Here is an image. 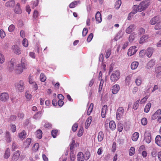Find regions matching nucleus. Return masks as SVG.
<instances>
[{"label":"nucleus","instance_id":"obj_1","mask_svg":"<svg viewBox=\"0 0 161 161\" xmlns=\"http://www.w3.org/2000/svg\"><path fill=\"white\" fill-rule=\"evenodd\" d=\"M27 68V64L25 62V59L24 58H22L21 59V64H18V65L14 68V70L16 73L20 74L23 72V70Z\"/></svg>","mask_w":161,"mask_h":161},{"label":"nucleus","instance_id":"obj_2","mask_svg":"<svg viewBox=\"0 0 161 161\" xmlns=\"http://www.w3.org/2000/svg\"><path fill=\"white\" fill-rule=\"evenodd\" d=\"M120 73L119 70L113 71L110 76L111 81L112 82L117 81L120 78Z\"/></svg>","mask_w":161,"mask_h":161},{"label":"nucleus","instance_id":"obj_3","mask_svg":"<svg viewBox=\"0 0 161 161\" xmlns=\"http://www.w3.org/2000/svg\"><path fill=\"white\" fill-rule=\"evenodd\" d=\"M14 86L16 91L22 92L24 90V82L23 80H20L18 82L15 83Z\"/></svg>","mask_w":161,"mask_h":161},{"label":"nucleus","instance_id":"obj_4","mask_svg":"<svg viewBox=\"0 0 161 161\" xmlns=\"http://www.w3.org/2000/svg\"><path fill=\"white\" fill-rule=\"evenodd\" d=\"M150 4V2L149 0L143 1L141 2L138 5L140 12L145 10Z\"/></svg>","mask_w":161,"mask_h":161},{"label":"nucleus","instance_id":"obj_5","mask_svg":"<svg viewBox=\"0 0 161 161\" xmlns=\"http://www.w3.org/2000/svg\"><path fill=\"white\" fill-rule=\"evenodd\" d=\"M152 140L151 132L149 131H146L144 137V141L147 143H149Z\"/></svg>","mask_w":161,"mask_h":161},{"label":"nucleus","instance_id":"obj_6","mask_svg":"<svg viewBox=\"0 0 161 161\" xmlns=\"http://www.w3.org/2000/svg\"><path fill=\"white\" fill-rule=\"evenodd\" d=\"M16 61L15 59H12L10 62L8 66V69L10 72H12L14 70V66L16 64Z\"/></svg>","mask_w":161,"mask_h":161},{"label":"nucleus","instance_id":"obj_7","mask_svg":"<svg viewBox=\"0 0 161 161\" xmlns=\"http://www.w3.org/2000/svg\"><path fill=\"white\" fill-rule=\"evenodd\" d=\"M124 112V109L122 107H120L117 110L116 115V118L118 120H119L120 119Z\"/></svg>","mask_w":161,"mask_h":161},{"label":"nucleus","instance_id":"obj_8","mask_svg":"<svg viewBox=\"0 0 161 161\" xmlns=\"http://www.w3.org/2000/svg\"><path fill=\"white\" fill-rule=\"evenodd\" d=\"M137 50V47L136 46H132L129 49L127 54L128 56H131L135 54Z\"/></svg>","mask_w":161,"mask_h":161},{"label":"nucleus","instance_id":"obj_9","mask_svg":"<svg viewBox=\"0 0 161 161\" xmlns=\"http://www.w3.org/2000/svg\"><path fill=\"white\" fill-rule=\"evenodd\" d=\"M9 99L8 95L7 93L3 92L0 94V100L4 102H6Z\"/></svg>","mask_w":161,"mask_h":161},{"label":"nucleus","instance_id":"obj_10","mask_svg":"<svg viewBox=\"0 0 161 161\" xmlns=\"http://www.w3.org/2000/svg\"><path fill=\"white\" fill-rule=\"evenodd\" d=\"M20 152L19 151H17L15 152L13 154L12 158V161H17L19 158Z\"/></svg>","mask_w":161,"mask_h":161},{"label":"nucleus","instance_id":"obj_11","mask_svg":"<svg viewBox=\"0 0 161 161\" xmlns=\"http://www.w3.org/2000/svg\"><path fill=\"white\" fill-rule=\"evenodd\" d=\"M5 140L8 143H9L12 141V137L10 133L8 131H6L5 133Z\"/></svg>","mask_w":161,"mask_h":161},{"label":"nucleus","instance_id":"obj_12","mask_svg":"<svg viewBox=\"0 0 161 161\" xmlns=\"http://www.w3.org/2000/svg\"><path fill=\"white\" fill-rule=\"evenodd\" d=\"M120 89V87L119 85L115 84L112 87V92L114 94H116Z\"/></svg>","mask_w":161,"mask_h":161},{"label":"nucleus","instance_id":"obj_13","mask_svg":"<svg viewBox=\"0 0 161 161\" xmlns=\"http://www.w3.org/2000/svg\"><path fill=\"white\" fill-rule=\"evenodd\" d=\"M155 64V60L152 59L146 64V67L147 69H149L153 67Z\"/></svg>","mask_w":161,"mask_h":161},{"label":"nucleus","instance_id":"obj_14","mask_svg":"<svg viewBox=\"0 0 161 161\" xmlns=\"http://www.w3.org/2000/svg\"><path fill=\"white\" fill-rule=\"evenodd\" d=\"M154 52V49L152 47H149L146 50L145 54L148 58H150Z\"/></svg>","mask_w":161,"mask_h":161},{"label":"nucleus","instance_id":"obj_15","mask_svg":"<svg viewBox=\"0 0 161 161\" xmlns=\"http://www.w3.org/2000/svg\"><path fill=\"white\" fill-rule=\"evenodd\" d=\"M77 158L78 161H84V160H85V156L81 152H79L78 153Z\"/></svg>","mask_w":161,"mask_h":161},{"label":"nucleus","instance_id":"obj_16","mask_svg":"<svg viewBox=\"0 0 161 161\" xmlns=\"http://www.w3.org/2000/svg\"><path fill=\"white\" fill-rule=\"evenodd\" d=\"M159 20V16H156L152 18L150 21V23L151 25H154Z\"/></svg>","mask_w":161,"mask_h":161},{"label":"nucleus","instance_id":"obj_17","mask_svg":"<svg viewBox=\"0 0 161 161\" xmlns=\"http://www.w3.org/2000/svg\"><path fill=\"white\" fill-rule=\"evenodd\" d=\"M95 19L96 21L99 23H100L102 21V18L101 16V14L98 11L97 12L95 15Z\"/></svg>","mask_w":161,"mask_h":161},{"label":"nucleus","instance_id":"obj_18","mask_svg":"<svg viewBox=\"0 0 161 161\" xmlns=\"http://www.w3.org/2000/svg\"><path fill=\"white\" fill-rule=\"evenodd\" d=\"M135 28V25H131L127 28L125 30V32L127 34H130Z\"/></svg>","mask_w":161,"mask_h":161},{"label":"nucleus","instance_id":"obj_19","mask_svg":"<svg viewBox=\"0 0 161 161\" xmlns=\"http://www.w3.org/2000/svg\"><path fill=\"white\" fill-rule=\"evenodd\" d=\"M31 139L30 138H27L24 142L23 146L25 148L29 147L31 142Z\"/></svg>","mask_w":161,"mask_h":161},{"label":"nucleus","instance_id":"obj_20","mask_svg":"<svg viewBox=\"0 0 161 161\" xmlns=\"http://www.w3.org/2000/svg\"><path fill=\"white\" fill-rule=\"evenodd\" d=\"M12 48L13 49L14 52L16 54H19L21 53V51L20 48L17 45H14L13 46Z\"/></svg>","mask_w":161,"mask_h":161},{"label":"nucleus","instance_id":"obj_21","mask_svg":"<svg viewBox=\"0 0 161 161\" xmlns=\"http://www.w3.org/2000/svg\"><path fill=\"white\" fill-rule=\"evenodd\" d=\"M161 110L160 109H158L152 115V118L153 119H157L161 114Z\"/></svg>","mask_w":161,"mask_h":161},{"label":"nucleus","instance_id":"obj_22","mask_svg":"<svg viewBox=\"0 0 161 161\" xmlns=\"http://www.w3.org/2000/svg\"><path fill=\"white\" fill-rule=\"evenodd\" d=\"M107 110V106L105 105L103 107L102 109L101 115L103 118L105 117L106 111Z\"/></svg>","mask_w":161,"mask_h":161},{"label":"nucleus","instance_id":"obj_23","mask_svg":"<svg viewBox=\"0 0 161 161\" xmlns=\"http://www.w3.org/2000/svg\"><path fill=\"white\" fill-rule=\"evenodd\" d=\"M14 12L16 14H19L21 13L22 11L20 8V5L19 3H18L17 4L14 10Z\"/></svg>","mask_w":161,"mask_h":161},{"label":"nucleus","instance_id":"obj_24","mask_svg":"<svg viewBox=\"0 0 161 161\" xmlns=\"http://www.w3.org/2000/svg\"><path fill=\"white\" fill-rule=\"evenodd\" d=\"M92 117L91 116H89L87 118L86 120L85 125V127L86 129L88 128L89 127L92 122Z\"/></svg>","mask_w":161,"mask_h":161},{"label":"nucleus","instance_id":"obj_25","mask_svg":"<svg viewBox=\"0 0 161 161\" xmlns=\"http://www.w3.org/2000/svg\"><path fill=\"white\" fill-rule=\"evenodd\" d=\"M155 142L158 146L161 147V136L160 135H158L156 136Z\"/></svg>","mask_w":161,"mask_h":161},{"label":"nucleus","instance_id":"obj_26","mask_svg":"<svg viewBox=\"0 0 161 161\" xmlns=\"http://www.w3.org/2000/svg\"><path fill=\"white\" fill-rule=\"evenodd\" d=\"M124 35V32L121 31H119L116 35L114 38L115 41H117L121 38Z\"/></svg>","mask_w":161,"mask_h":161},{"label":"nucleus","instance_id":"obj_27","mask_svg":"<svg viewBox=\"0 0 161 161\" xmlns=\"http://www.w3.org/2000/svg\"><path fill=\"white\" fill-rule=\"evenodd\" d=\"M104 135L103 132H99L98 134L97 139L99 142H101L103 140Z\"/></svg>","mask_w":161,"mask_h":161},{"label":"nucleus","instance_id":"obj_28","mask_svg":"<svg viewBox=\"0 0 161 161\" xmlns=\"http://www.w3.org/2000/svg\"><path fill=\"white\" fill-rule=\"evenodd\" d=\"M15 2L14 0L8 1L5 4V6L8 7H11L14 6Z\"/></svg>","mask_w":161,"mask_h":161},{"label":"nucleus","instance_id":"obj_29","mask_svg":"<svg viewBox=\"0 0 161 161\" xmlns=\"http://www.w3.org/2000/svg\"><path fill=\"white\" fill-rule=\"evenodd\" d=\"M10 151L9 148H8L5 150V153L4 155V158L6 159L8 158L10 156Z\"/></svg>","mask_w":161,"mask_h":161},{"label":"nucleus","instance_id":"obj_30","mask_svg":"<svg viewBox=\"0 0 161 161\" xmlns=\"http://www.w3.org/2000/svg\"><path fill=\"white\" fill-rule=\"evenodd\" d=\"M137 34L135 33H132L129 37V41L130 42H132L134 39L137 36Z\"/></svg>","mask_w":161,"mask_h":161},{"label":"nucleus","instance_id":"obj_31","mask_svg":"<svg viewBox=\"0 0 161 161\" xmlns=\"http://www.w3.org/2000/svg\"><path fill=\"white\" fill-rule=\"evenodd\" d=\"M80 3V2L79 1H76L75 2H73L69 5V7L71 8H74L76 6Z\"/></svg>","mask_w":161,"mask_h":161},{"label":"nucleus","instance_id":"obj_32","mask_svg":"<svg viewBox=\"0 0 161 161\" xmlns=\"http://www.w3.org/2000/svg\"><path fill=\"white\" fill-rule=\"evenodd\" d=\"M138 62L134 61L133 62L131 65V68L132 69L134 70L136 69L139 65Z\"/></svg>","mask_w":161,"mask_h":161},{"label":"nucleus","instance_id":"obj_33","mask_svg":"<svg viewBox=\"0 0 161 161\" xmlns=\"http://www.w3.org/2000/svg\"><path fill=\"white\" fill-rule=\"evenodd\" d=\"M42 131L39 129L36 131L35 132V135L37 138L38 139H41L42 137Z\"/></svg>","mask_w":161,"mask_h":161},{"label":"nucleus","instance_id":"obj_34","mask_svg":"<svg viewBox=\"0 0 161 161\" xmlns=\"http://www.w3.org/2000/svg\"><path fill=\"white\" fill-rule=\"evenodd\" d=\"M148 35H144L143 36L140 38L139 41V43L140 44L142 43L145 42L146 40L148 38Z\"/></svg>","mask_w":161,"mask_h":161},{"label":"nucleus","instance_id":"obj_35","mask_svg":"<svg viewBox=\"0 0 161 161\" xmlns=\"http://www.w3.org/2000/svg\"><path fill=\"white\" fill-rule=\"evenodd\" d=\"M109 126L112 130H114L116 128V124L114 121H111L109 123Z\"/></svg>","mask_w":161,"mask_h":161},{"label":"nucleus","instance_id":"obj_36","mask_svg":"<svg viewBox=\"0 0 161 161\" xmlns=\"http://www.w3.org/2000/svg\"><path fill=\"white\" fill-rule=\"evenodd\" d=\"M26 133L25 130H23L19 134V138L23 140L26 136Z\"/></svg>","mask_w":161,"mask_h":161},{"label":"nucleus","instance_id":"obj_37","mask_svg":"<svg viewBox=\"0 0 161 161\" xmlns=\"http://www.w3.org/2000/svg\"><path fill=\"white\" fill-rule=\"evenodd\" d=\"M139 136V133L138 132H135L133 134L132 136V139L134 141H136Z\"/></svg>","mask_w":161,"mask_h":161},{"label":"nucleus","instance_id":"obj_38","mask_svg":"<svg viewBox=\"0 0 161 161\" xmlns=\"http://www.w3.org/2000/svg\"><path fill=\"white\" fill-rule=\"evenodd\" d=\"M151 105V104L150 103H148L146 105L144 108V112L146 113H148L150 109Z\"/></svg>","mask_w":161,"mask_h":161},{"label":"nucleus","instance_id":"obj_39","mask_svg":"<svg viewBox=\"0 0 161 161\" xmlns=\"http://www.w3.org/2000/svg\"><path fill=\"white\" fill-rule=\"evenodd\" d=\"M138 11L140 12L139 10L138 5H134L132 7V11L133 14H135Z\"/></svg>","mask_w":161,"mask_h":161},{"label":"nucleus","instance_id":"obj_40","mask_svg":"<svg viewBox=\"0 0 161 161\" xmlns=\"http://www.w3.org/2000/svg\"><path fill=\"white\" fill-rule=\"evenodd\" d=\"M93 107V104L92 103H91L88 109L87 112V114L88 115L90 114L92 110Z\"/></svg>","mask_w":161,"mask_h":161},{"label":"nucleus","instance_id":"obj_41","mask_svg":"<svg viewBox=\"0 0 161 161\" xmlns=\"http://www.w3.org/2000/svg\"><path fill=\"white\" fill-rule=\"evenodd\" d=\"M42 114V112L40 111L38 112L36 114L33 116V118L36 119H39Z\"/></svg>","mask_w":161,"mask_h":161},{"label":"nucleus","instance_id":"obj_42","mask_svg":"<svg viewBox=\"0 0 161 161\" xmlns=\"http://www.w3.org/2000/svg\"><path fill=\"white\" fill-rule=\"evenodd\" d=\"M142 78L140 77H138L135 80L137 86H139L142 83Z\"/></svg>","mask_w":161,"mask_h":161},{"label":"nucleus","instance_id":"obj_43","mask_svg":"<svg viewBox=\"0 0 161 161\" xmlns=\"http://www.w3.org/2000/svg\"><path fill=\"white\" fill-rule=\"evenodd\" d=\"M41 81L42 82H44L46 79V77L44 74L42 73L40 76Z\"/></svg>","mask_w":161,"mask_h":161},{"label":"nucleus","instance_id":"obj_44","mask_svg":"<svg viewBox=\"0 0 161 161\" xmlns=\"http://www.w3.org/2000/svg\"><path fill=\"white\" fill-rule=\"evenodd\" d=\"M123 128V125L121 123H119L118 126V130L119 132H121L122 131Z\"/></svg>","mask_w":161,"mask_h":161},{"label":"nucleus","instance_id":"obj_45","mask_svg":"<svg viewBox=\"0 0 161 161\" xmlns=\"http://www.w3.org/2000/svg\"><path fill=\"white\" fill-rule=\"evenodd\" d=\"M39 147V144L37 143H36L34 145L32 148V150L34 151H36L38 150Z\"/></svg>","mask_w":161,"mask_h":161},{"label":"nucleus","instance_id":"obj_46","mask_svg":"<svg viewBox=\"0 0 161 161\" xmlns=\"http://www.w3.org/2000/svg\"><path fill=\"white\" fill-rule=\"evenodd\" d=\"M22 43L23 46L25 47H27L28 46V43L27 39L25 38H24L23 40L22 41Z\"/></svg>","mask_w":161,"mask_h":161},{"label":"nucleus","instance_id":"obj_47","mask_svg":"<svg viewBox=\"0 0 161 161\" xmlns=\"http://www.w3.org/2000/svg\"><path fill=\"white\" fill-rule=\"evenodd\" d=\"M131 79L130 75L127 76L125 78V83L126 85H129L130 84V81Z\"/></svg>","mask_w":161,"mask_h":161},{"label":"nucleus","instance_id":"obj_48","mask_svg":"<svg viewBox=\"0 0 161 161\" xmlns=\"http://www.w3.org/2000/svg\"><path fill=\"white\" fill-rule=\"evenodd\" d=\"M135 153V149L134 147H131L129 151V154L130 156H132Z\"/></svg>","mask_w":161,"mask_h":161},{"label":"nucleus","instance_id":"obj_49","mask_svg":"<svg viewBox=\"0 0 161 161\" xmlns=\"http://www.w3.org/2000/svg\"><path fill=\"white\" fill-rule=\"evenodd\" d=\"M15 29V26L13 24L10 25L8 28V31L9 32H13Z\"/></svg>","mask_w":161,"mask_h":161},{"label":"nucleus","instance_id":"obj_50","mask_svg":"<svg viewBox=\"0 0 161 161\" xmlns=\"http://www.w3.org/2000/svg\"><path fill=\"white\" fill-rule=\"evenodd\" d=\"M121 4V1L120 0H118L115 3V7L117 9L119 8Z\"/></svg>","mask_w":161,"mask_h":161},{"label":"nucleus","instance_id":"obj_51","mask_svg":"<svg viewBox=\"0 0 161 161\" xmlns=\"http://www.w3.org/2000/svg\"><path fill=\"white\" fill-rule=\"evenodd\" d=\"M58 132V130H53L51 132V134L54 138L56 137Z\"/></svg>","mask_w":161,"mask_h":161},{"label":"nucleus","instance_id":"obj_52","mask_svg":"<svg viewBox=\"0 0 161 161\" xmlns=\"http://www.w3.org/2000/svg\"><path fill=\"white\" fill-rule=\"evenodd\" d=\"M5 60V58L3 55L0 53V64H3Z\"/></svg>","mask_w":161,"mask_h":161},{"label":"nucleus","instance_id":"obj_53","mask_svg":"<svg viewBox=\"0 0 161 161\" xmlns=\"http://www.w3.org/2000/svg\"><path fill=\"white\" fill-rule=\"evenodd\" d=\"M25 96L26 98L28 100H30L31 97V95L28 92H26L25 93Z\"/></svg>","mask_w":161,"mask_h":161},{"label":"nucleus","instance_id":"obj_54","mask_svg":"<svg viewBox=\"0 0 161 161\" xmlns=\"http://www.w3.org/2000/svg\"><path fill=\"white\" fill-rule=\"evenodd\" d=\"M154 29L156 30L161 29V22L158 23L155 26Z\"/></svg>","mask_w":161,"mask_h":161},{"label":"nucleus","instance_id":"obj_55","mask_svg":"<svg viewBox=\"0 0 161 161\" xmlns=\"http://www.w3.org/2000/svg\"><path fill=\"white\" fill-rule=\"evenodd\" d=\"M38 0H36L35 1L32 2V7L33 8H34L38 5Z\"/></svg>","mask_w":161,"mask_h":161},{"label":"nucleus","instance_id":"obj_56","mask_svg":"<svg viewBox=\"0 0 161 161\" xmlns=\"http://www.w3.org/2000/svg\"><path fill=\"white\" fill-rule=\"evenodd\" d=\"M0 36L2 38H4L6 36V34L2 29L0 30Z\"/></svg>","mask_w":161,"mask_h":161},{"label":"nucleus","instance_id":"obj_57","mask_svg":"<svg viewBox=\"0 0 161 161\" xmlns=\"http://www.w3.org/2000/svg\"><path fill=\"white\" fill-rule=\"evenodd\" d=\"M148 97L147 96H145L140 101V103L143 104L144 103L147 101Z\"/></svg>","mask_w":161,"mask_h":161},{"label":"nucleus","instance_id":"obj_58","mask_svg":"<svg viewBox=\"0 0 161 161\" xmlns=\"http://www.w3.org/2000/svg\"><path fill=\"white\" fill-rule=\"evenodd\" d=\"M11 129L13 132H15L16 130V127L14 124H12L10 125Z\"/></svg>","mask_w":161,"mask_h":161},{"label":"nucleus","instance_id":"obj_59","mask_svg":"<svg viewBox=\"0 0 161 161\" xmlns=\"http://www.w3.org/2000/svg\"><path fill=\"white\" fill-rule=\"evenodd\" d=\"M93 36V35L92 33L90 34L87 39V41L88 42H90L92 40Z\"/></svg>","mask_w":161,"mask_h":161},{"label":"nucleus","instance_id":"obj_60","mask_svg":"<svg viewBox=\"0 0 161 161\" xmlns=\"http://www.w3.org/2000/svg\"><path fill=\"white\" fill-rule=\"evenodd\" d=\"M147 119L146 118H143L142 119V125H145L147 124Z\"/></svg>","mask_w":161,"mask_h":161},{"label":"nucleus","instance_id":"obj_61","mask_svg":"<svg viewBox=\"0 0 161 161\" xmlns=\"http://www.w3.org/2000/svg\"><path fill=\"white\" fill-rule=\"evenodd\" d=\"M111 50L110 49H108L106 52L105 57L106 58H108L110 56L111 54Z\"/></svg>","mask_w":161,"mask_h":161},{"label":"nucleus","instance_id":"obj_62","mask_svg":"<svg viewBox=\"0 0 161 161\" xmlns=\"http://www.w3.org/2000/svg\"><path fill=\"white\" fill-rule=\"evenodd\" d=\"M44 126L46 128L50 129L52 128V125L50 123L47 122L44 125Z\"/></svg>","mask_w":161,"mask_h":161},{"label":"nucleus","instance_id":"obj_63","mask_svg":"<svg viewBox=\"0 0 161 161\" xmlns=\"http://www.w3.org/2000/svg\"><path fill=\"white\" fill-rule=\"evenodd\" d=\"M145 32V30L143 28H141L138 30V33L139 35L143 34Z\"/></svg>","mask_w":161,"mask_h":161},{"label":"nucleus","instance_id":"obj_64","mask_svg":"<svg viewBox=\"0 0 161 161\" xmlns=\"http://www.w3.org/2000/svg\"><path fill=\"white\" fill-rule=\"evenodd\" d=\"M83 128H80L79 130L77 135L78 136H81L83 134Z\"/></svg>","mask_w":161,"mask_h":161}]
</instances>
